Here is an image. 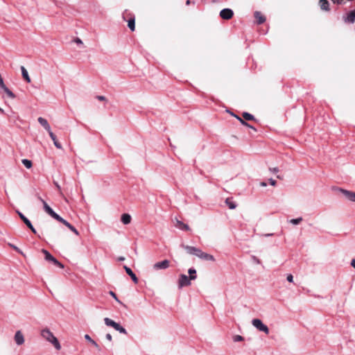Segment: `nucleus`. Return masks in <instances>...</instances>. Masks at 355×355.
<instances>
[{
	"label": "nucleus",
	"mask_w": 355,
	"mask_h": 355,
	"mask_svg": "<svg viewBox=\"0 0 355 355\" xmlns=\"http://www.w3.org/2000/svg\"><path fill=\"white\" fill-rule=\"evenodd\" d=\"M40 335L44 340L51 343L57 350H60L61 349V345L58 340L49 329H42L41 330Z\"/></svg>",
	"instance_id": "nucleus-1"
},
{
	"label": "nucleus",
	"mask_w": 355,
	"mask_h": 355,
	"mask_svg": "<svg viewBox=\"0 0 355 355\" xmlns=\"http://www.w3.org/2000/svg\"><path fill=\"white\" fill-rule=\"evenodd\" d=\"M104 322L105 325L113 327L116 331L123 334H127L126 329L123 327L120 324L114 322L109 318H104Z\"/></svg>",
	"instance_id": "nucleus-2"
},
{
	"label": "nucleus",
	"mask_w": 355,
	"mask_h": 355,
	"mask_svg": "<svg viewBox=\"0 0 355 355\" xmlns=\"http://www.w3.org/2000/svg\"><path fill=\"white\" fill-rule=\"evenodd\" d=\"M252 324L259 331L264 332L266 334H269L268 327L266 324H264L260 319H253L252 320Z\"/></svg>",
	"instance_id": "nucleus-3"
},
{
	"label": "nucleus",
	"mask_w": 355,
	"mask_h": 355,
	"mask_svg": "<svg viewBox=\"0 0 355 355\" xmlns=\"http://www.w3.org/2000/svg\"><path fill=\"white\" fill-rule=\"evenodd\" d=\"M191 280L187 275L184 274L180 275L178 280L179 288L191 285Z\"/></svg>",
	"instance_id": "nucleus-4"
},
{
	"label": "nucleus",
	"mask_w": 355,
	"mask_h": 355,
	"mask_svg": "<svg viewBox=\"0 0 355 355\" xmlns=\"http://www.w3.org/2000/svg\"><path fill=\"white\" fill-rule=\"evenodd\" d=\"M17 213L18 214L20 218L24 221V223L27 225V227L32 231V232L35 234H37L36 230L33 226L31 221L19 211H17Z\"/></svg>",
	"instance_id": "nucleus-5"
},
{
	"label": "nucleus",
	"mask_w": 355,
	"mask_h": 355,
	"mask_svg": "<svg viewBox=\"0 0 355 355\" xmlns=\"http://www.w3.org/2000/svg\"><path fill=\"white\" fill-rule=\"evenodd\" d=\"M38 199L42 202L44 211L55 219L58 214H56L41 197H38Z\"/></svg>",
	"instance_id": "nucleus-6"
},
{
	"label": "nucleus",
	"mask_w": 355,
	"mask_h": 355,
	"mask_svg": "<svg viewBox=\"0 0 355 355\" xmlns=\"http://www.w3.org/2000/svg\"><path fill=\"white\" fill-rule=\"evenodd\" d=\"M234 15V12L230 8H224L220 12V17L223 19H230Z\"/></svg>",
	"instance_id": "nucleus-7"
},
{
	"label": "nucleus",
	"mask_w": 355,
	"mask_h": 355,
	"mask_svg": "<svg viewBox=\"0 0 355 355\" xmlns=\"http://www.w3.org/2000/svg\"><path fill=\"white\" fill-rule=\"evenodd\" d=\"M169 261L165 259L159 262H157L153 265V268L156 270L166 269L169 267Z\"/></svg>",
	"instance_id": "nucleus-8"
},
{
	"label": "nucleus",
	"mask_w": 355,
	"mask_h": 355,
	"mask_svg": "<svg viewBox=\"0 0 355 355\" xmlns=\"http://www.w3.org/2000/svg\"><path fill=\"white\" fill-rule=\"evenodd\" d=\"M183 248L186 250L187 253L196 255L198 257V254H200V252L202 251L200 248L189 245H183Z\"/></svg>",
	"instance_id": "nucleus-9"
},
{
	"label": "nucleus",
	"mask_w": 355,
	"mask_h": 355,
	"mask_svg": "<svg viewBox=\"0 0 355 355\" xmlns=\"http://www.w3.org/2000/svg\"><path fill=\"white\" fill-rule=\"evenodd\" d=\"M254 17L256 19V22L257 24H262L266 21V17L260 12L255 11L254 12Z\"/></svg>",
	"instance_id": "nucleus-10"
},
{
	"label": "nucleus",
	"mask_w": 355,
	"mask_h": 355,
	"mask_svg": "<svg viewBox=\"0 0 355 355\" xmlns=\"http://www.w3.org/2000/svg\"><path fill=\"white\" fill-rule=\"evenodd\" d=\"M37 121L40 123V124L48 132L49 134H50V132H52L51 126L49 124L46 119L42 117H39L37 119Z\"/></svg>",
	"instance_id": "nucleus-11"
},
{
	"label": "nucleus",
	"mask_w": 355,
	"mask_h": 355,
	"mask_svg": "<svg viewBox=\"0 0 355 355\" xmlns=\"http://www.w3.org/2000/svg\"><path fill=\"white\" fill-rule=\"evenodd\" d=\"M340 191L349 200L355 202V192L347 191L343 189H340Z\"/></svg>",
	"instance_id": "nucleus-12"
},
{
	"label": "nucleus",
	"mask_w": 355,
	"mask_h": 355,
	"mask_svg": "<svg viewBox=\"0 0 355 355\" xmlns=\"http://www.w3.org/2000/svg\"><path fill=\"white\" fill-rule=\"evenodd\" d=\"M15 341L17 345H21L24 343V337L21 331H17L15 335Z\"/></svg>",
	"instance_id": "nucleus-13"
},
{
	"label": "nucleus",
	"mask_w": 355,
	"mask_h": 355,
	"mask_svg": "<svg viewBox=\"0 0 355 355\" xmlns=\"http://www.w3.org/2000/svg\"><path fill=\"white\" fill-rule=\"evenodd\" d=\"M344 21L347 23H354L355 21V10L350 11L346 17H344Z\"/></svg>",
	"instance_id": "nucleus-14"
},
{
	"label": "nucleus",
	"mask_w": 355,
	"mask_h": 355,
	"mask_svg": "<svg viewBox=\"0 0 355 355\" xmlns=\"http://www.w3.org/2000/svg\"><path fill=\"white\" fill-rule=\"evenodd\" d=\"M123 268L125 269L126 273L131 277L134 283L137 284L138 282V278L137 277L136 275L132 272V270L127 266H123Z\"/></svg>",
	"instance_id": "nucleus-15"
},
{
	"label": "nucleus",
	"mask_w": 355,
	"mask_h": 355,
	"mask_svg": "<svg viewBox=\"0 0 355 355\" xmlns=\"http://www.w3.org/2000/svg\"><path fill=\"white\" fill-rule=\"evenodd\" d=\"M198 258L203 259V260L211 261H214L215 260L214 257L212 255L207 254L206 252H204L202 251H201L200 254H198Z\"/></svg>",
	"instance_id": "nucleus-16"
},
{
	"label": "nucleus",
	"mask_w": 355,
	"mask_h": 355,
	"mask_svg": "<svg viewBox=\"0 0 355 355\" xmlns=\"http://www.w3.org/2000/svg\"><path fill=\"white\" fill-rule=\"evenodd\" d=\"M319 5H320L321 10H324V11L329 10V3L327 0H320Z\"/></svg>",
	"instance_id": "nucleus-17"
},
{
	"label": "nucleus",
	"mask_w": 355,
	"mask_h": 355,
	"mask_svg": "<svg viewBox=\"0 0 355 355\" xmlns=\"http://www.w3.org/2000/svg\"><path fill=\"white\" fill-rule=\"evenodd\" d=\"M131 219V216L129 214H123L121 215V220L124 225L130 224Z\"/></svg>",
	"instance_id": "nucleus-18"
},
{
	"label": "nucleus",
	"mask_w": 355,
	"mask_h": 355,
	"mask_svg": "<svg viewBox=\"0 0 355 355\" xmlns=\"http://www.w3.org/2000/svg\"><path fill=\"white\" fill-rule=\"evenodd\" d=\"M51 139L53 140V144L55 145V146L58 148V149H62V145L60 144V143H59L56 139V136L53 134V132H50V134H49Z\"/></svg>",
	"instance_id": "nucleus-19"
},
{
	"label": "nucleus",
	"mask_w": 355,
	"mask_h": 355,
	"mask_svg": "<svg viewBox=\"0 0 355 355\" xmlns=\"http://www.w3.org/2000/svg\"><path fill=\"white\" fill-rule=\"evenodd\" d=\"M85 339L87 340V341H89L92 345H94L98 351L101 350V348L99 347V345H98V343L94 340L88 334H85Z\"/></svg>",
	"instance_id": "nucleus-20"
},
{
	"label": "nucleus",
	"mask_w": 355,
	"mask_h": 355,
	"mask_svg": "<svg viewBox=\"0 0 355 355\" xmlns=\"http://www.w3.org/2000/svg\"><path fill=\"white\" fill-rule=\"evenodd\" d=\"M21 74H22V76L23 78L28 82V83H30L31 82V78L28 76V73L27 71V70L26 69V68L23 66L21 67Z\"/></svg>",
	"instance_id": "nucleus-21"
},
{
	"label": "nucleus",
	"mask_w": 355,
	"mask_h": 355,
	"mask_svg": "<svg viewBox=\"0 0 355 355\" xmlns=\"http://www.w3.org/2000/svg\"><path fill=\"white\" fill-rule=\"evenodd\" d=\"M42 252L44 254L45 259L48 261L52 262L55 259V257H53L46 250H42Z\"/></svg>",
	"instance_id": "nucleus-22"
},
{
	"label": "nucleus",
	"mask_w": 355,
	"mask_h": 355,
	"mask_svg": "<svg viewBox=\"0 0 355 355\" xmlns=\"http://www.w3.org/2000/svg\"><path fill=\"white\" fill-rule=\"evenodd\" d=\"M55 219L60 223H62L63 225H64L68 228L71 225L69 222H67L66 220L62 218L61 216H60L58 214L56 216Z\"/></svg>",
	"instance_id": "nucleus-23"
},
{
	"label": "nucleus",
	"mask_w": 355,
	"mask_h": 355,
	"mask_svg": "<svg viewBox=\"0 0 355 355\" xmlns=\"http://www.w3.org/2000/svg\"><path fill=\"white\" fill-rule=\"evenodd\" d=\"M55 219L60 223H62L63 225H64L68 228L71 225L69 222H67L66 220L62 218L61 216H60L58 214L56 216Z\"/></svg>",
	"instance_id": "nucleus-24"
},
{
	"label": "nucleus",
	"mask_w": 355,
	"mask_h": 355,
	"mask_svg": "<svg viewBox=\"0 0 355 355\" xmlns=\"http://www.w3.org/2000/svg\"><path fill=\"white\" fill-rule=\"evenodd\" d=\"M128 26L129 27V28L132 31H134L135 29V17H131L128 21Z\"/></svg>",
	"instance_id": "nucleus-25"
},
{
	"label": "nucleus",
	"mask_w": 355,
	"mask_h": 355,
	"mask_svg": "<svg viewBox=\"0 0 355 355\" xmlns=\"http://www.w3.org/2000/svg\"><path fill=\"white\" fill-rule=\"evenodd\" d=\"M188 272L189 274V278L191 280H194L196 279L197 277V275H196V269L191 268H189V270H188Z\"/></svg>",
	"instance_id": "nucleus-26"
},
{
	"label": "nucleus",
	"mask_w": 355,
	"mask_h": 355,
	"mask_svg": "<svg viewBox=\"0 0 355 355\" xmlns=\"http://www.w3.org/2000/svg\"><path fill=\"white\" fill-rule=\"evenodd\" d=\"M177 227H178L181 230H184L186 231L189 230V225L187 224H184V223H182V221H180V220L177 221Z\"/></svg>",
	"instance_id": "nucleus-27"
},
{
	"label": "nucleus",
	"mask_w": 355,
	"mask_h": 355,
	"mask_svg": "<svg viewBox=\"0 0 355 355\" xmlns=\"http://www.w3.org/2000/svg\"><path fill=\"white\" fill-rule=\"evenodd\" d=\"M225 203L230 209H234L236 207V204L231 200L230 198L225 200Z\"/></svg>",
	"instance_id": "nucleus-28"
},
{
	"label": "nucleus",
	"mask_w": 355,
	"mask_h": 355,
	"mask_svg": "<svg viewBox=\"0 0 355 355\" xmlns=\"http://www.w3.org/2000/svg\"><path fill=\"white\" fill-rule=\"evenodd\" d=\"M22 164L27 168H31L32 167V162L27 159H24L21 160Z\"/></svg>",
	"instance_id": "nucleus-29"
},
{
	"label": "nucleus",
	"mask_w": 355,
	"mask_h": 355,
	"mask_svg": "<svg viewBox=\"0 0 355 355\" xmlns=\"http://www.w3.org/2000/svg\"><path fill=\"white\" fill-rule=\"evenodd\" d=\"M243 117L244 118L245 120L247 121H251L254 119V116L248 112H243Z\"/></svg>",
	"instance_id": "nucleus-30"
},
{
	"label": "nucleus",
	"mask_w": 355,
	"mask_h": 355,
	"mask_svg": "<svg viewBox=\"0 0 355 355\" xmlns=\"http://www.w3.org/2000/svg\"><path fill=\"white\" fill-rule=\"evenodd\" d=\"M3 91L6 93V94L11 98H14L15 97V94L11 92L6 86L4 88H2Z\"/></svg>",
	"instance_id": "nucleus-31"
},
{
	"label": "nucleus",
	"mask_w": 355,
	"mask_h": 355,
	"mask_svg": "<svg viewBox=\"0 0 355 355\" xmlns=\"http://www.w3.org/2000/svg\"><path fill=\"white\" fill-rule=\"evenodd\" d=\"M302 221V217H299V218H297L291 219L290 220V223L293 224V225H298Z\"/></svg>",
	"instance_id": "nucleus-32"
},
{
	"label": "nucleus",
	"mask_w": 355,
	"mask_h": 355,
	"mask_svg": "<svg viewBox=\"0 0 355 355\" xmlns=\"http://www.w3.org/2000/svg\"><path fill=\"white\" fill-rule=\"evenodd\" d=\"M234 342H240L243 340V337L240 335H236L233 337Z\"/></svg>",
	"instance_id": "nucleus-33"
},
{
	"label": "nucleus",
	"mask_w": 355,
	"mask_h": 355,
	"mask_svg": "<svg viewBox=\"0 0 355 355\" xmlns=\"http://www.w3.org/2000/svg\"><path fill=\"white\" fill-rule=\"evenodd\" d=\"M52 263H53L55 266H58L60 268H64V265L58 261L55 258L53 260Z\"/></svg>",
	"instance_id": "nucleus-34"
},
{
	"label": "nucleus",
	"mask_w": 355,
	"mask_h": 355,
	"mask_svg": "<svg viewBox=\"0 0 355 355\" xmlns=\"http://www.w3.org/2000/svg\"><path fill=\"white\" fill-rule=\"evenodd\" d=\"M236 118L239 119V121L244 125H246L250 128H252V126L250 125L248 123H246L243 119L239 117V116H236Z\"/></svg>",
	"instance_id": "nucleus-35"
},
{
	"label": "nucleus",
	"mask_w": 355,
	"mask_h": 355,
	"mask_svg": "<svg viewBox=\"0 0 355 355\" xmlns=\"http://www.w3.org/2000/svg\"><path fill=\"white\" fill-rule=\"evenodd\" d=\"M9 245H10L12 248H13L15 251H17V252H19V253H20V254H23V252L21 251V250H20L19 248H17L16 245H13V244H9Z\"/></svg>",
	"instance_id": "nucleus-36"
},
{
	"label": "nucleus",
	"mask_w": 355,
	"mask_h": 355,
	"mask_svg": "<svg viewBox=\"0 0 355 355\" xmlns=\"http://www.w3.org/2000/svg\"><path fill=\"white\" fill-rule=\"evenodd\" d=\"M69 229L73 232L74 234H76V235H79V232L73 226V225H71Z\"/></svg>",
	"instance_id": "nucleus-37"
},
{
	"label": "nucleus",
	"mask_w": 355,
	"mask_h": 355,
	"mask_svg": "<svg viewBox=\"0 0 355 355\" xmlns=\"http://www.w3.org/2000/svg\"><path fill=\"white\" fill-rule=\"evenodd\" d=\"M286 279L289 282H293V276L291 274H289L287 275Z\"/></svg>",
	"instance_id": "nucleus-38"
},
{
	"label": "nucleus",
	"mask_w": 355,
	"mask_h": 355,
	"mask_svg": "<svg viewBox=\"0 0 355 355\" xmlns=\"http://www.w3.org/2000/svg\"><path fill=\"white\" fill-rule=\"evenodd\" d=\"M110 294L112 297H113L117 302H120V301L118 300L116 294L113 291H110Z\"/></svg>",
	"instance_id": "nucleus-39"
},
{
	"label": "nucleus",
	"mask_w": 355,
	"mask_h": 355,
	"mask_svg": "<svg viewBox=\"0 0 355 355\" xmlns=\"http://www.w3.org/2000/svg\"><path fill=\"white\" fill-rule=\"evenodd\" d=\"M269 182H270V185H272V186H275L277 184V182L275 180H273L272 178H270L269 180Z\"/></svg>",
	"instance_id": "nucleus-40"
},
{
	"label": "nucleus",
	"mask_w": 355,
	"mask_h": 355,
	"mask_svg": "<svg viewBox=\"0 0 355 355\" xmlns=\"http://www.w3.org/2000/svg\"><path fill=\"white\" fill-rule=\"evenodd\" d=\"M105 338L109 341H112V335L110 334H107L106 336H105Z\"/></svg>",
	"instance_id": "nucleus-41"
},
{
	"label": "nucleus",
	"mask_w": 355,
	"mask_h": 355,
	"mask_svg": "<svg viewBox=\"0 0 355 355\" xmlns=\"http://www.w3.org/2000/svg\"><path fill=\"white\" fill-rule=\"evenodd\" d=\"M270 171L272 173H277L279 171L278 168H270Z\"/></svg>",
	"instance_id": "nucleus-42"
},
{
	"label": "nucleus",
	"mask_w": 355,
	"mask_h": 355,
	"mask_svg": "<svg viewBox=\"0 0 355 355\" xmlns=\"http://www.w3.org/2000/svg\"><path fill=\"white\" fill-rule=\"evenodd\" d=\"M75 42L77 43V44H83L82 40L80 38H78V37L75 40Z\"/></svg>",
	"instance_id": "nucleus-43"
},
{
	"label": "nucleus",
	"mask_w": 355,
	"mask_h": 355,
	"mask_svg": "<svg viewBox=\"0 0 355 355\" xmlns=\"http://www.w3.org/2000/svg\"><path fill=\"white\" fill-rule=\"evenodd\" d=\"M97 98L99 100V101H105V97L103 96H97Z\"/></svg>",
	"instance_id": "nucleus-44"
},
{
	"label": "nucleus",
	"mask_w": 355,
	"mask_h": 355,
	"mask_svg": "<svg viewBox=\"0 0 355 355\" xmlns=\"http://www.w3.org/2000/svg\"><path fill=\"white\" fill-rule=\"evenodd\" d=\"M260 186L264 187L267 186V184L265 182H261Z\"/></svg>",
	"instance_id": "nucleus-45"
},
{
	"label": "nucleus",
	"mask_w": 355,
	"mask_h": 355,
	"mask_svg": "<svg viewBox=\"0 0 355 355\" xmlns=\"http://www.w3.org/2000/svg\"><path fill=\"white\" fill-rule=\"evenodd\" d=\"M118 261H124L125 260V257H118Z\"/></svg>",
	"instance_id": "nucleus-46"
},
{
	"label": "nucleus",
	"mask_w": 355,
	"mask_h": 355,
	"mask_svg": "<svg viewBox=\"0 0 355 355\" xmlns=\"http://www.w3.org/2000/svg\"><path fill=\"white\" fill-rule=\"evenodd\" d=\"M351 265L353 268H355V259L352 260Z\"/></svg>",
	"instance_id": "nucleus-47"
},
{
	"label": "nucleus",
	"mask_w": 355,
	"mask_h": 355,
	"mask_svg": "<svg viewBox=\"0 0 355 355\" xmlns=\"http://www.w3.org/2000/svg\"><path fill=\"white\" fill-rule=\"evenodd\" d=\"M127 13H128V11H127V10H125V11L123 12V19H125V15H126Z\"/></svg>",
	"instance_id": "nucleus-48"
},
{
	"label": "nucleus",
	"mask_w": 355,
	"mask_h": 355,
	"mask_svg": "<svg viewBox=\"0 0 355 355\" xmlns=\"http://www.w3.org/2000/svg\"><path fill=\"white\" fill-rule=\"evenodd\" d=\"M0 113H1V114L4 113V110L3 109H1V107H0Z\"/></svg>",
	"instance_id": "nucleus-49"
},
{
	"label": "nucleus",
	"mask_w": 355,
	"mask_h": 355,
	"mask_svg": "<svg viewBox=\"0 0 355 355\" xmlns=\"http://www.w3.org/2000/svg\"><path fill=\"white\" fill-rule=\"evenodd\" d=\"M191 3L190 0H187V2H186V4L187 5H189Z\"/></svg>",
	"instance_id": "nucleus-50"
},
{
	"label": "nucleus",
	"mask_w": 355,
	"mask_h": 355,
	"mask_svg": "<svg viewBox=\"0 0 355 355\" xmlns=\"http://www.w3.org/2000/svg\"><path fill=\"white\" fill-rule=\"evenodd\" d=\"M55 185H56V187H57V188H58V189H60V187L59 186V184H57V183H56V184H55Z\"/></svg>",
	"instance_id": "nucleus-51"
},
{
	"label": "nucleus",
	"mask_w": 355,
	"mask_h": 355,
	"mask_svg": "<svg viewBox=\"0 0 355 355\" xmlns=\"http://www.w3.org/2000/svg\"><path fill=\"white\" fill-rule=\"evenodd\" d=\"M272 234H266L265 236H272Z\"/></svg>",
	"instance_id": "nucleus-52"
},
{
	"label": "nucleus",
	"mask_w": 355,
	"mask_h": 355,
	"mask_svg": "<svg viewBox=\"0 0 355 355\" xmlns=\"http://www.w3.org/2000/svg\"><path fill=\"white\" fill-rule=\"evenodd\" d=\"M256 262L259 263V259L256 260Z\"/></svg>",
	"instance_id": "nucleus-53"
}]
</instances>
